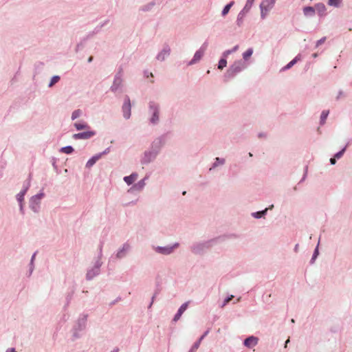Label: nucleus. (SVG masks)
<instances>
[{
	"mask_svg": "<svg viewBox=\"0 0 352 352\" xmlns=\"http://www.w3.org/2000/svg\"><path fill=\"white\" fill-rule=\"evenodd\" d=\"M166 135L162 134L155 138L148 149L145 150L140 158L142 165H148L154 162L166 144Z\"/></svg>",
	"mask_w": 352,
	"mask_h": 352,
	"instance_id": "nucleus-1",
	"label": "nucleus"
},
{
	"mask_svg": "<svg viewBox=\"0 0 352 352\" xmlns=\"http://www.w3.org/2000/svg\"><path fill=\"white\" fill-rule=\"evenodd\" d=\"M238 235L236 234H230L223 236H219L215 238L210 239L207 241H199L194 243L190 246L191 252L196 255H202L208 250L217 245V243L225 241L228 239H236Z\"/></svg>",
	"mask_w": 352,
	"mask_h": 352,
	"instance_id": "nucleus-2",
	"label": "nucleus"
},
{
	"mask_svg": "<svg viewBox=\"0 0 352 352\" xmlns=\"http://www.w3.org/2000/svg\"><path fill=\"white\" fill-rule=\"evenodd\" d=\"M87 314H82L78 316V319L75 321L71 330L72 341L74 342L82 337V332L87 328Z\"/></svg>",
	"mask_w": 352,
	"mask_h": 352,
	"instance_id": "nucleus-3",
	"label": "nucleus"
},
{
	"mask_svg": "<svg viewBox=\"0 0 352 352\" xmlns=\"http://www.w3.org/2000/svg\"><path fill=\"white\" fill-rule=\"evenodd\" d=\"M148 123L152 126L157 125L160 122V105L151 100L148 104Z\"/></svg>",
	"mask_w": 352,
	"mask_h": 352,
	"instance_id": "nucleus-4",
	"label": "nucleus"
},
{
	"mask_svg": "<svg viewBox=\"0 0 352 352\" xmlns=\"http://www.w3.org/2000/svg\"><path fill=\"white\" fill-rule=\"evenodd\" d=\"M247 67V64L243 60H238L233 63L223 76L224 81L227 82L234 78L238 74L243 71Z\"/></svg>",
	"mask_w": 352,
	"mask_h": 352,
	"instance_id": "nucleus-5",
	"label": "nucleus"
},
{
	"mask_svg": "<svg viewBox=\"0 0 352 352\" xmlns=\"http://www.w3.org/2000/svg\"><path fill=\"white\" fill-rule=\"evenodd\" d=\"M30 186V179L24 182L23 189L16 195V199L19 203V212L22 215L25 214L24 210V197Z\"/></svg>",
	"mask_w": 352,
	"mask_h": 352,
	"instance_id": "nucleus-6",
	"label": "nucleus"
},
{
	"mask_svg": "<svg viewBox=\"0 0 352 352\" xmlns=\"http://www.w3.org/2000/svg\"><path fill=\"white\" fill-rule=\"evenodd\" d=\"M44 195L45 194L43 192H40L30 199L29 207L34 213L39 212L41 209V200Z\"/></svg>",
	"mask_w": 352,
	"mask_h": 352,
	"instance_id": "nucleus-7",
	"label": "nucleus"
},
{
	"mask_svg": "<svg viewBox=\"0 0 352 352\" xmlns=\"http://www.w3.org/2000/svg\"><path fill=\"white\" fill-rule=\"evenodd\" d=\"M255 0H247L246 3L243 8L239 12V13L237 15L236 23L238 27H241L243 23V19L245 16V15L249 12Z\"/></svg>",
	"mask_w": 352,
	"mask_h": 352,
	"instance_id": "nucleus-8",
	"label": "nucleus"
},
{
	"mask_svg": "<svg viewBox=\"0 0 352 352\" xmlns=\"http://www.w3.org/2000/svg\"><path fill=\"white\" fill-rule=\"evenodd\" d=\"M122 69L120 67L114 76L112 85L110 87V91L116 93L122 87Z\"/></svg>",
	"mask_w": 352,
	"mask_h": 352,
	"instance_id": "nucleus-9",
	"label": "nucleus"
},
{
	"mask_svg": "<svg viewBox=\"0 0 352 352\" xmlns=\"http://www.w3.org/2000/svg\"><path fill=\"white\" fill-rule=\"evenodd\" d=\"M102 265V262L101 261L96 260L94 265L91 269L87 270L86 274V279L87 280H91L94 278L99 275Z\"/></svg>",
	"mask_w": 352,
	"mask_h": 352,
	"instance_id": "nucleus-10",
	"label": "nucleus"
},
{
	"mask_svg": "<svg viewBox=\"0 0 352 352\" xmlns=\"http://www.w3.org/2000/svg\"><path fill=\"white\" fill-rule=\"evenodd\" d=\"M179 243H175L172 245H167V246H157L154 247V250L160 254L163 255H170L171 254L174 250L179 247Z\"/></svg>",
	"mask_w": 352,
	"mask_h": 352,
	"instance_id": "nucleus-11",
	"label": "nucleus"
},
{
	"mask_svg": "<svg viewBox=\"0 0 352 352\" xmlns=\"http://www.w3.org/2000/svg\"><path fill=\"white\" fill-rule=\"evenodd\" d=\"M131 249V245L129 243L126 242L122 245V247H120L117 250V252L115 253L113 256H112V257L114 256L115 258L117 260L123 259L127 256Z\"/></svg>",
	"mask_w": 352,
	"mask_h": 352,
	"instance_id": "nucleus-12",
	"label": "nucleus"
},
{
	"mask_svg": "<svg viewBox=\"0 0 352 352\" xmlns=\"http://www.w3.org/2000/svg\"><path fill=\"white\" fill-rule=\"evenodd\" d=\"M122 112L125 120H129L131 116V104L130 98L126 95L124 98V102L122 106Z\"/></svg>",
	"mask_w": 352,
	"mask_h": 352,
	"instance_id": "nucleus-13",
	"label": "nucleus"
},
{
	"mask_svg": "<svg viewBox=\"0 0 352 352\" xmlns=\"http://www.w3.org/2000/svg\"><path fill=\"white\" fill-rule=\"evenodd\" d=\"M170 47L168 44H164L161 51L156 55L155 58L160 62H163L170 55Z\"/></svg>",
	"mask_w": 352,
	"mask_h": 352,
	"instance_id": "nucleus-14",
	"label": "nucleus"
},
{
	"mask_svg": "<svg viewBox=\"0 0 352 352\" xmlns=\"http://www.w3.org/2000/svg\"><path fill=\"white\" fill-rule=\"evenodd\" d=\"M75 292H76V287L74 285L72 287H70L69 289V290L65 293V304L63 307L64 311H66L68 309V307L74 298Z\"/></svg>",
	"mask_w": 352,
	"mask_h": 352,
	"instance_id": "nucleus-15",
	"label": "nucleus"
},
{
	"mask_svg": "<svg viewBox=\"0 0 352 352\" xmlns=\"http://www.w3.org/2000/svg\"><path fill=\"white\" fill-rule=\"evenodd\" d=\"M95 135L96 132L94 131H87L75 133L73 135L72 138L74 140H88L94 137Z\"/></svg>",
	"mask_w": 352,
	"mask_h": 352,
	"instance_id": "nucleus-16",
	"label": "nucleus"
},
{
	"mask_svg": "<svg viewBox=\"0 0 352 352\" xmlns=\"http://www.w3.org/2000/svg\"><path fill=\"white\" fill-rule=\"evenodd\" d=\"M109 22H110V20L109 19H107L104 21H103L102 22L100 23L98 25H96L94 28V29L92 31L89 32L87 37L91 38L95 34L100 33L102 30V28H104L105 25H107Z\"/></svg>",
	"mask_w": 352,
	"mask_h": 352,
	"instance_id": "nucleus-17",
	"label": "nucleus"
},
{
	"mask_svg": "<svg viewBox=\"0 0 352 352\" xmlns=\"http://www.w3.org/2000/svg\"><path fill=\"white\" fill-rule=\"evenodd\" d=\"M258 342V338L254 336H248L243 341V344L249 349H252L256 345H257Z\"/></svg>",
	"mask_w": 352,
	"mask_h": 352,
	"instance_id": "nucleus-18",
	"label": "nucleus"
},
{
	"mask_svg": "<svg viewBox=\"0 0 352 352\" xmlns=\"http://www.w3.org/2000/svg\"><path fill=\"white\" fill-rule=\"evenodd\" d=\"M148 179V177H144V179L140 180L138 183L133 184L132 186V187H131L129 190H128V192H132L134 190H136V191H142L144 187H145V185H146V182L145 181Z\"/></svg>",
	"mask_w": 352,
	"mask_h": 352,
	"instance_id": "nucleus-19",
	"label": "nucleus"
},
{
	"mask_svg": "<svg viewBox=\"0 0 352 352\" xmlns=\"http://www.w3.org/2000/svg\"><path fill=\"white\" fill-rule=\"evenodd\" d=\"M204 53H203V49H199L195 53L193 58L188 62V65H192L198 63L204 56Z\"/></svg>",
	"mask_w": 352,
	"mask_h": 352,
	"instance_id": "nucleus-20",
	"label": "nucleus"
},
{
	"mask_svg": "<svg viewBox=\"0 0 352 352\" xmlns=\"http://www.w3.org/2000/svg\"><path fill=\"white\" fill-rule=\"evenodd\" d=\"M188 303H189L188 302H186L183 303L179 307V308L177 310V312L176 313V314L175 315V316H174V318L173 319V320L174 322H177V320H179V318H181L182 315L187 309L188 306Z\"/></svg>",
	"mask_w": 352,
	"mask_h": 352,
	"instance_id": "nucleus-21",
	"label": "nucleus"
},
{
	"mask_svg": "<svg viewBox=\"0 0 352 352\" xmlns=\"http://www.w3.org/2000/svg\"><path fill=\"white\" fill-rule=\"evenodd\" d=\"M315 12H317L319 16L322 17L327 14V8L323 3H318L314 6Z\"/></svg>",
	"mask_w": 352,
	"mask_h": 352,
	"instance_id": "nucleus-22",
	"label": "nucleus"
},
{
	"mask_svg": "<svg viewBox=\"0 0 352 352\" xmlns=\"http://www.w3.org/2000/svg\"><path fill=\"white\" fill-rule=\"evenodd\" d=\"M225 164L226 160L224 158L217 157L214 159V162L212 163L211 167L209 168V171H212L219 166H223Z\"/></svg>",
	"mask_w": 352,
	"mask_h": 352,
	"instance_id": "nucleus-23",
	"label": "nucleus"
},
{
	"mask_svg": "<svg viewBox=\"0 0 352 352\" xmlns=\"http://www.w3.org/2000/svg\"><path fill=\"white\" fill-rule=\"evenodd\" d=\"M156 1L153 0L148 3H146L140 7L139 10L143 12H150L153 10L154 6L156 5Z\"/></svg>",
	"mask_w": 352,
	"mask_h": 352,
	"instance_id": "nucleus-24",
	"label": "nucleus"
},
{
	"mask_svg": "<svg viewBox=\"0 0 352 352\" xmlns=\"http://www.w3.org/2000/svg\"><path fill=\"white\" fill-rule=\"evenodd\" d=\"M276 0H263L260 7L263 8L266 10H271L274 6Z\"/></svg>",
	"mask_w": 352,
	"mask_h": 352,
	"instance_id": "nucleus-25",
	"label": "nucleus"
},
{
	"mask_svg": "<svg viewBox=\"0 0 352 352\" xmlns=\"http://www.w3.org/2000/svg\"><path fill=\"white\" fill-rule=\"evenodd\" d=\"M138 174L137 173H133L129 176H125L123 180L127 185H131L138 178Z\"/></svg>",
	"mask_w": 352,
	"mask_h": 352,
	"instance_id": "nucleus-26",
	"label": "nucleus"
},
{
	"mask_svg": "<svg viewBox=\"0 0 352 352\" xmlns=\"http://www.w3.org/2000/svg\"><path fill=\"white\" fill-rule=\"evenodd\" d=\"M303 14L307 17H312L316 14L315 8L312 6H306L303 8Z\"/></svg>",
	"mask_w": 352,
	"mask_h": 352,
	"instance_id": "nucleus-27",
	"label": "nucleus"
},
{
	"mask_svg": "<svg viewBox=\"0 0 352 352\" xmlns=\"http://www.w3.org/2000/svg\"><path fill=\"white\" fill-rule=\"evenodd\" d=\"M100 155H98V153L96 154L95 155L92 156L86 163V168H91L96 163V162L100 160Z\"/></svg>",
	"mask_w": 352,
	"mask_h": 352,
	"instance_id": "nucleus-28",
	"label": "nucleus"
},
{
	"mask_svg": "<svg viewBox=\"0 0 352 352\" xmlns=\"http://www.w3.org/2000/svg\"><path fill=\"white\" fill-rule=\"evenodd\" d=\"M300 60V54H298L292 60H291L285 67H283L281 70L285 71V70L289 69L297 63V61H298Z\"/></svg>",
	"mask_w": 352,
	"mask_h": 352,
	"instance_id": "nucleus-29",
	"label": "nucleus"
},
{
	"mask_svg": "<svg viewBox=\"0 0 352 352\" xmlns=\"http://www.w3.org/2000/svg\"><path fill=\"white\" fill-rule=\"evenodd\" d=\"M328 6L331 7H333L336 8H340L342 6L343 1L342 0H328L327 1Z\"/></svg>",
	"mask_w": 352,
	"mask_h": 352,
	"instance_id": "nucleus-30",
	"label": "nucleus"
},
{
	"mask_svg": "<svg viewBox=\"0 0 352 352\" xmlns=\"http://www.w3.org/2000/svg\"><path fill=\"white\" fill-rule=\"evenodd\" d=\"M268 208H265L263 210L257 211L252 213V216L255 219H260L264 217L267 212Z\"/></svg>",
	"mask_w": 352,
	"mask_h": 352,
	"instance_id": "nucleus-31",
	"label": "nucleus"
},
{
	"mask_svg": "<svg viewBox=\"0 0 352 352\" xmlns=\"http://www.w3.org/2000/svg\"><path fill=\"white\" fill-rule=\"evenodd\" d=\"M36 252H34L30 259V262L29 263V271H28V276H30L34 270V260L36 257Z\"/></svg>",
	"mask_w": 352,
	"mask_h": 352,
	"instance_id": "nucleus-32",
	"label": "nucleus"
},
{
	"mask_svg": "<svg viewBox=\"0 0 352 352\" xmlns=\"http://www.w3.org/2000/svg\"><path fill=\"white\" fill-rule=\"evenodd\" d=\"M74 127L78 131H80L82 129H89L90 126L86 123V122H76L74 124Z\"/></svg>",
	"mask_w": 352,
	"mask_h": 352,
	"instance_id": "nucleus-33",
	"label": "nucleus"
},
{
	"mask_svg": "<svg viewBox=\"0 0 352 352\" xmlns=\"http://www.w3.org/2000/svg\"><path fill=\"white\" fill-rule=\"evenodd\" d=\"M329 111L328 110H324L322 111L320 118V124L323 125L324 124L326 120L329 116Z\"/></svg>",
	"mask_w": 352,
	"mask_h": 352,
	"instance_id": "nucleus-34",
	"label": "nucleus"
},
{
	"mask_svg": "<svg viewBox=\"0 0 352 352\" xmlns=\"http://www.w3.org/2000/svg\"><path fill=\"white\" fill-rule=\"evenodd\" d=\"M234 2L233 1H230L229 3H228L227 5H226L224 6V8H223V10L221 12V15L223 16H225L226 14H228L230 8L232 7V6L234 5Z\"/></svg>",
	"mask_w": 352,
	"mask_h": 352,
	"instance_id": "nucleus-35",
	"label": "nucleus"
},
{
	"mask_svg": "<svg viewBox=\"0 0 352 352\" xmlns=\"http://www.w3.org/2000/svg\"><path fill=\"white\" fill-rule=\"evenodd\" d=\"M253 49L252 47L248 48L245 52L243 53V61L248 60V58L252 55Z\"/></svg>",
	"mask_w": 352,
	"mask_h": 352,
	"instance_id": "nucleus-36",
	"label": "nucleus"
},
{
	"mask_svg": "<svg viewBox=\"0 0 352 352\" xmlns=\"http://www.w3.org/2000/svg\"><path fill=\"white\" fill-rule=\"evenodd\" d=\"M319 243H318L317 246L316 247L312 257L310 260V264H314L315 263L316 259L317 258L318 256L319 255V250H318Z\"/></svg>",
	"mask_w": 352,
	"mask_h": 352,
	"instance_id": "nucleus-37",
	"label": "nucleus"
},
{
	"mask_svg": "<svg viewBox=\"0 0 352 352\" xmlns=\"http://www.w3.org/2000/svg\"><path fill=\"white\" fill-rule=\"evenodd\" d=\"M60 79V77L58 75H55L52 77L49 84L48 87L51 88L56 83H57Z\"/></svg>",
	"mask_w": 352,
	"mask_h": 352,
	"instance_id": "nucleus-38",
	"label": "nucleus"
},
{
	"mask_svg": "<svg viewBox=\"0 0 352 352\" xmlns=\"http://www.w3.org/2000/svg\"><path fill=\"white\" fill-rule=\"evenodd\" d=\"M239 49V45H235L234 47H233L232 49L230 50H227L226 51H224L222 54V56L223 57H227L228 55L235 52L236 51H237V50Z\"/></svg>",
	"mask_w": 352,
	"mask_h": 352,
	"instance_id": "nucleus-39",
	"label": "nucleus"
},
{
	"mask_svg": "<svg viewBox=\"0 0 352 352\" xmlns=\"http://www.w3.org/2000/svg\"><path fill=\"white\" fill-rule=\"evenodd\" d=\"M82 114V111L81 109H76L74 110L72 113V116H71V119L72 120H74L77 118H78L79 117H80Z\"/></svg>",
	"mask_w": 352,
	"mask_h": 352,
	"instance_id": "nucleus-40",
	"label": "nucleus"
},
{
	"mask_svg": "<svg viewBox=\"0 0 352 352\" xmlns=\"http://www.w3.org/2000/svg\"><path fill=\"white\" fill-rule=\"evenodd\" d=\"M60 151L61 153H63L65 154H71L74 151V148L72 146H66L62 147L60 149Z\"/></svg>",
	"mask_w": 352,
	"mask_h": 352,
	"instance_id": "nucleus-41",
	"label": "nucleus"
},
{
	"mask_svg": "<svg viewBox=\"0 0 352 352\" xmlns=\"http://www.w3.org/2000/svg\"><path fill=\"white\" fill-rule=\"evenodd\" d=\"M226 57H222L218 63V69H223L224 67L227 65V60L226 58Z\"/></svg>",
	"mask_w": 352,
	"mask_h": 352,
	"instance_id": "nucleus-42",
	"label": "nucleus"
},
{
	"mask_svg": "<svg viewBox=\"0 0 352 352\" xmlns=\"http://www.w3.org/2000/svg\"><path fill=\"white\" fill-rule=\"evenodd\" d=\"M346 147H347V145H346L342 149H341L340 151L337 152L335 155H334V157L336 158V159H340L342 157V155H344L346 149Z\"/></svg>",
	"mask_w": 352,
	"mask_h": 352,
	"instance_id": "nucleus-43",
	"label": "nucleus"
},
{
	"mask_svg": "<svg viewBox=\"0 0 352 352\" xmlns=\"http://www.w3.org/2000/svg\"><path fill=\"white\" fill-rule=\"evenodd\" d=\"M200 346V340L196 341L188 352H196Z\"/></svg>",
	"mask_w": 352,
	"mask_h": 352,
	"instance_id": "nucleus-44",
	"label": "nucleus"
},
{
	"mask_svg": "<svg viewBox=\"0 0 352 352\" xmlns=\"http://www.w3.org/2000/svg\"><path fill=\"white\" fill-rule=\"evenodd\" d=\"M233 298H234L233 295H230V296H228V297H226L224 299V300H223V303H222L221 307H225Z\"/></svg>",
	"mask_w": 352,
	"mask_h": 352,
	"instance_id": "nucleus-45",
	"label": "nucleus"
},
{
	"mask_svg": "<svg viewBox=\"0 0 352 352\" xmlns=\"http://www.w3.org/2000/svg\"><path fill=\"white\" fill-rule=\"evenodd\" d=\"M260 9H261V19H263L265 18L266 15L267 14V13L270 10H266L265 9H264L262 7H260Z\"/></svg>",
	"mask_w": 352,
	"mask_h": 352,
	"instance_id": "nucleus-46",
	"label": "nucleus"
},
{
	"mask_svg": "<svg viewBox=\"0 0 352 352\" xmlns=\"http://www.w3.org/2000/svg\"><path fill=\"white\" fill-rule=\"evenodd\" d=\"M327 38L325 36L321 38L320 39H319L318 41H317L316 43V47H319L320 45L323 44L325 41H326Z\"/></svg>",
	"mask_w": 352,
	"mask_h": 352,
	"instance_id": "nucleus-47",
	"label": "nucleus"
},
{
	"mask_svg": "<svg viewBox=\"0 0 352 352\" xmlns=\"http://www.w3.org/2000/svg\"><path fill=\"white\" fill-rule=\"evenodd\" d=\"M159 292L158 291H155V294H153V296H152L151 298V303L149 304L148 305V309H150L151 307H152V305L155 300V298H156L157 295L158 294Z\"/></svg>",
	"mask_w": 352,
	"mask_h": 352,
	"instance_id": "nucleus-48",
	"label": "nucleus"
},
{
	"mask_svg": "<svg viewBox=\"0 0 352 352\" xmlns=\"http://www.w3.org/2000/svg\"><path fill=\"white\" fill-rule=\"evenodd\" d=\"M102 244H100L99 245V253H98V256L97 260L101 261V258H102Z\"/></svg>",
	"mask_w": 352,
	"mask_h": 352,
	"instance_id": "nucleus-49",
	"label": "nucleus"
},
{
	"mask_svg": "<svg viewBox=\"0 0 352 352\" xmlns=\"http://www.w3.org/2000/svg\"><path fill=\"white\" fill-rule=\"evenodd\" d=\"M109 151H110V147H108L104 151H103L102 152L99 153L98 154L100 155V157L101 158L102 156H103L104 155L108 154L109 153Z\"/></svg>",
	"mask_w": 352,
	"mask_h": 352,
	"instance_id": "nucleus-50",
	"label": "nucleus"
},
{
	"mask_svg": "<svg viewBox=\"0 0 352 352\" xmlns=\"http://www.w3.org/2000/svg\"><path fill=\"white\" fill-rule=\"evenodd\" d=\"M344 96V92H343L342 90H340V91H338V96H336V100H340V98L341 97Z\"/></svg>",
	"mask_w": 352,
	"mask_h": 352,
	"instance_id": "nucleus-51",
	"label": "nucleus"
},
{
	"mask_svg": "<svg viewBox=\"0 0 352 352\" xmlns=\"http://www.w3.org/2000/svg\"><path fill=\"white\" fill-rule=\"evenodd\" d=\"M207 47H208V43L204 42L199 49H203V53H204L207 49Z\"/></svg>",
	"mask_w": 352,
	"mask_h": 352,
	"instance_id": "nucleus-52",
	"label": "nucleus"
},
{
	"mask_svg": "<svg viewBox=\"0 0 352 352\" xmlns=\"http://www.w3.org/2000/svg\"><path fill=\"white\" fill-rule=\"evenodd\" d=\"M329 162L331 165H334L336 163V158L335 157H331L330 158Z\"/></svg>",
	"mask_w": 352,
	"mask_h": 352,
	"instance_id": "nucleus-53",
	"label": "nucleus"
},
{
	"mask_svg": "<svg viewBox=\"0 0 352 352\" xmlns=\"http://www.w3.org/2000/svg\"><path fill=\"white\" fill-rule=\"evenodd\" d=\"M209 331L207 330L204 332V333L200 337V338L198 340H200V342H201V340L204 338L205 336H206L208 333Z\"/></svg>",
	"mask_w": 352,
	"mask_h": 352,
	"instance_id": "nucleus-54",
	"label": "nucleus"
},
{
	"mask_svg": "<svg viewBox=\"0 0 352 352\" xmlns=\"http://www.w3.org/2000/svg\"><path fill=\"white\" fill-rule=\"evenodd\" d=\"M307 166L305 167V174H304L303 177H302L300 182H302L305 179V178L307 177Z\"/></svg>",
	"mask_w": 352,
	"mask_h": 352,
	"instance_id": "nucleus-55",
	"label": "nucleus"
},
{
	"mask_svg": "<svg viewBox=\"0 0 352 352\" xmlns=\"http://www.w3.org/2000/svg\"><path fill=\"white\" fill-rule=\"evenodd\" d=\"M6 352H16V350L14 348H9L6 351Z\"/></svg>",
	"mask_w": 352,
	"mask_h": 352,
	"instance_id": "nucleus-56",
	"label": "nucleus"
},
{
	"mask_svg": "<svg viewBox=\"0 0 352 352\" xmlns=\"http://www.w3.org/2000/svg\"><path fill=\"white\" fill-rule=\"evenodd\" d=\"M52 166H53V167H54V168L55 170H57V169H58V167H57V166H56V162H55V160H54V161H53Z\"/></svg>",
	"mask_w": 352,
	"mask_h": 352,
	"instance_id": "nucleus-57",
	"label": "nucleus"
},
{
	"mask_svg": "<svg viewBox=\"0 0 352 352\" xmlns=\"http://www.w3.org/2000/svg\"><path fill=\"white\" fill-rule=\"evenodd\" d=\"M94 57L92 56H89L87 59L88 63H91L93 61Z\"/></svg>",
	"mask_w": 352,
	"mask_h": 352,
	"instance_id": "nucleus-58",
	"label": "nucleus"
},
{
	"mask_svg": "<svg viewBox=\"0 0 352 352\" xmlns=\"http://www.w3.org/2000/svg\"><path fill=\"white\" fill-rule=\"evenodd\" d=\"M298 247H299L298 244H296L295 245L294 249L295 252H297L298 251Z\"/></svg>",
	"mask_w": 352,
	"mask_h": 352,
	"instance_id": "nucleus-59",
	"label": "nucleus"
},
{
	"mask_svg": "<svg viewBox=\"0 0 352 352\" xmlns=\"http://www.w3.org/2000/svg\"><path fill=\"white\" fill-rule=\"evenodd\" d=\"M111 352H119V349L118 347H116Z\"/></svg>",
	"mask_w": 352,
	"mask_h": 352,
	"instance_id": "nucleus-60",
	"label": "nucleus"
},
{
	"mask_svg": "<svg viewBox=\"0 0 352 352\" xmlns=\"http://www.w3.org/2000/svg\"><path fill=\"white\" fill-rule=\"evenodd\" d=\"M120 299V298H117L116 300H114L113 302H111V305H114L116 302H117Z\"/></svg>",
	"mask_w": 352,
	"mask_h": 352,
	"instance_id": "nucleus-61",
	"label": "nucleus"
},
{
	"mask_svg": "<svg viewBox=\"0 0 352 352\" xmlns=\"http://www.w3.org/2000/svg\"><path fill=\"white\" fill-rule=\"evenodd\" d=\"M289 342V339L288 338L286 341H285V346L286 347L287 346V344Z\"/></svg>",
	"mask_w": 352,
	"mask_h": 352,
	"instance_id": "nucleus-62",
	"label": "nucleus"
},
{
	"mask_svg": "<svg viewBox=\"0 0 352 352\" xmlns=\"http://www.w3.org/2000/svg\"><path fill=\"white\" fill-rule=\"evenodd\" d=\"M318 56V54L317 53H314L312 54V57L313 58H316Z\"/></svg>",
	"mask_w": 352,
	"mask_h": 352,
	"instance_id": "nucleus-63",
	"label": "nucleus"
},
{
	"mask_svg": "<svg viewBox=\"0 0 352 352\" xmlns=\"http://www.w3.org/2000/svg\"><path fill=\"white\" fill-rule=\"evenodd\" d=\"M274 208V205L272 204L271 206H269L268 210H272V208Z\"/></svg>",
	"mask_w": 352,
	"mask_h": 352,
	"instance_id": "nucleus-64",
	"label": "nucleus"
}]
</instances>
